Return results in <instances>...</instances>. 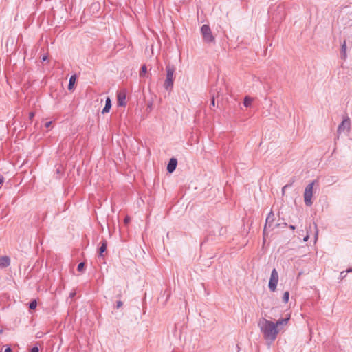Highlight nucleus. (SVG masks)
Instances as JSON below:
<instances>
[{"label": "nucleus", "instance_id": "1", "mask_svg": "<svg viewBox=\"0 0 352 352\" xmlns=\"http://www.w3.org/2000/svg\"><path fill=\"white\" fill-rule=\"evenodd\" d=\"M258 326L265 340H270V342H273L276 340L277 334L278 333V329L274 322L265 318H262L259 320Z\"/></svg>", "mask_w": 352, "mask_h": 352}, {"label": "nucleus", "instance_id": "2", "mask_svg": "<svg viewBox=\"0 0 352 352\" xmlns=\"http://www.w3.org/2000/svg\"><path fill=\"white\" fill-rule=\"evenodd\" d=\"M226 86L223 82L218 83L214 86H212L210 93H211V98L209 104L210 109L215 107V100H217V108L221 109V107L219 104V98L224 94L226 92Z\"/></svg>", "mask_w": 352, "mask_h": 352}, {"label": "nucleus", "instance_id": "3", "mask_svg": "<svg viewBox=\"0 0 352 352\" xmlns=\"http://www.w3.org/2000/svg\"><path fill=\"white\" fill-rule=\"evenodd\" d=\"M175 70V67L173 65L168 64L166 67V78L164 83V87L165 89L168 90L169 89H172L173 86L174 81V72Z\"/></svg>", "mask_w": 352, "mask_h": 352}, {"label": "nucleus", "instance_id": "4", "mask_svg": "<svg viewBox=\"0 0 352 352\" xmlns=\"http://www.w3.org/2000/svg\"><path fill=\"white\" fill-rule=\"evenodd\" d=\"M272 19L276 21V22H279L283 20L285 17V8L283 4H279L276 10H273L271 9L270 11Z\"/></svg>", "mask_w": 352, "mask_h": 352}, {"label": "nucleus", "instance_id": "5", "mask_svg": "<svg viewBox=\"0 0 352 352\" xmlns=\"http://www.w3.org/2000/svg\"><path fill=\"white\" fill-rule=\"evenodd\" d=\"M201 32L205 42L210 43L214 41L215 38L213 36L211 29L208 25H203L201 28Z\"/></svg>", "mask_w": 352, "mask_h": 352}, {"label": "nucleus", "instance_id": "6", "mask_svg": "<svg viewBox=\"0 0 352 352\" xmlns=\"http://www.w3.org/2000/svg\"><path fill=\"white\" fill-rule=\"evenodd\" d=\"M314 185V182L309 184L305 189L304 192V201L307 206H311L313 204V201L311 200L313 196V188Z\"/></svg>", "mask_w": 352, "mask_h": 352}, {"label": "nucleus", "instance_id": "7", "mask_svg": "<svg viewBox=\"0 0 352 352\" xmlns=\"http://www.w3.org/2000/svg\"><path fill=\"white\" fill-rule=\"evenodd\" d=\"M116 97L118 107H125L126 106V91L125 89H120L117 91Z\"/></svg>", "mask_w": 352, "mask_h": 352}, {"label": "nucleus", "instance_id": "8", "mask_svg": "<svg viewBox=\"0 0 352 352\" xmlns=\"http://www.w3.org/2000/svg\"><path fill=\"white\" fill-rule=\"evenodd\" d=\"M278 281V274L276 269H273L271 273L270 279L269 281V289L272 292H274L276 289L277 283Z\"/></svg>", "mask_w": 352, "mask_h": 352}, {"label": "nucleus", "instance_id": "9", "mask_svg": "<svg viewBox=\"0 0 352 352\" xmlns=\"http://www.w3.org/2000/svg\"><path fill=\"white\" fill-rule=\"evenodd\" d=\"M351 126V121L349 117H346L343 118L342 122L339 124L337 130L338 134H341L342 133L349 132Z\"/></svg>", "mask_w": 352, "mask_h": 352}, {"label": "nucleus", "instance_id": "10", "mask_svg": "<svg viewBox=\"0 0 352 352\" xmlns=\"http://www.w3.org/2000/svg\"><path fill=\"white\" fill-rule=\"evenodd\" d=\"M275 220L274 214L271 211L265 220V224L263 229V234H265V232L267 228H271L272 230L274 229L275 227H278L280 224H277L275 226H274V221Z\"/></svg>", "mask_w": 352, "mask_h": 352}, {"label": "nucleus", "instance_id": "11", "mask_svg": "<svg viewBox=\"0 0 352 352\" xmlns=\"http://www.w3.org/2000/svg\"><path fill=\"white\" fill-rule=\"evenodd\" d=\"M177 166V160L176 158H171L167 165L166 170L169 173H172L176 169Z\"/></svg>", "mask_w": 352, "mask_h": 352}, {"label": "nucleus", "instance_id": "12", "mask_svg": "<svg viewBox=\"0 0 352 352\" xmlns=\"http://www.w3.org/2000/svg\"><path fill=\"white\" fill-rule=\"evenodd\" d=\"M10 264V258L8 256H1L0 257V267H6L9 266Z\"/></svg>", "mask_w": 352, "mask_h": 352}, {"label": "nucleus", "instance_id": "13", "mask_svg": "<svg viewBox=\"0 0 352 352\" xmlns=\"http://www.w3.org/2000/svg\"><path fill=\"white\" fill-rule=\"evenodd\" d=\"M254 98L252 97H250V96H246L244 98L243 100V106L245 108H252V103L254 101Z\"/></svg>", "mask_w": 352, "mask_h": 352}, {"label": "nucleus", "instance_id": "14", "mask_svg": "<svg viewBox=\"0 0 352 352\" xmlns=\"http://www.w3.org/2000/svg\"><path fill=\"white\" fill-rule=\"evenodd\" d=\"M107 241L106 239H102L101 241V245L99 248V254L98 256L102 257L103 253L107 250Z\"/></svg>", "mask_w": 352, "mask_h": 352}, {"label": "nucleus", "instance_id": "15", "mask_svg": "<svg viewBox=\"0 0 352 352\" xmlns=\"http://www.w3.org/2000/svg\"><path fill=\"white\" fill-rule=\"evenodd\" d=\"M76 80V76L75 74L72 75L70 77L69 81V85H68V89L69 90H72V89H74Z\"/></svg>", "mask_w": 352, "mask_h": 352}, {"label": "nucleus", "instance_id": "16", "mask_svg": "<svg viewBox=\"0 0 352 352\" xmlns=\"http://www.w3.org/2000/svg\"><path fill=\"white\" fill-rule=\"evenodd\" d=\"M346 41H344L341 45V58L342 59H345L346 57Z\"/></svg>", "mask_w": 352, "mask_h": 352}, {"label": "nucleus", "instance_id": "17", "mask_svg": "<svg viewBox=\"0 0 352 352\" xmlns=\"http://www.w3.org/2000/svg\"><path fill=\"white\" fill-rule=\"evenodd\" d=\"M289 320V316L285 318L279 319L274 324L276 325V327L278 328V327H279L280 325L286 324L288 322Z\"/></svg>", "mask_w": 352, "mask_h": 352}, {"label": "nucleus", "instance_id": "18", "mask_svg": "<svg viewBox=\"0 0 352 352\" xmlns=\"http://www.w3.org/2000/svg\"><path fill=\"white\" fill-rule=\"evenodd\" d=\"M111 108V100L109 97H107L105 100V105L102 110H110Z\"/></svg>", "mask_w": 352, "mask_h": 352}, {"label": "nucleus", "instance_id": "19", "mask_svg": "<svg viewBox=\"0 0 352 352\" xmlns=\"http://www.w3.org/2000/svg\"><path fill=\"white\" fill-rule=\"evenodd\" d=\"M147 72V67L145 65H143L141 67L140 71V76L143 77Z\"/></svg>", "mask_w": 352, "mask_h": 352}, {"label": "nucleus", "instance_id": "20", "mask_svg": "<svg viewBox=\"0 0 352 352\" xmlns=\"http://www.w3.org/2000/svg\"><path fill=\"white\" fill-rule=\"evenodd\" d=\"M36 306H37V301L35 299L31 300L30 302L29 303L30 309H35L36 308Z\"/></svg>", "mask_w": 352, "mask_h": 352}, {"label": "nucleus", "instance_id": "21", "mask_svg": "<svg viewBox=\"0 0 352 352\" xmlns=\"http://www.w3.org/2000/svg\"><path fill=\"white\" fill-rule=\"evenodd\" d=\"M289 292L288 291L285 292V293L283 294V301L285 303H287L289 300Z\"/></svg>", "mask_w": 352, "mask_h": 352}, {"label": "nucleus", "instance_id": "22", "mask_svg": "<svg viewBox=\"0 0 352 352\" xmlns=\"http://www.w3.org/2000/svg\"><path fill=\"white\" fill-rule=\"evenodd\" d=\"M85 263L84 262H80L77 267V270L80 272H82L85 269Z\"/></svg>", "mask_w": 352, "mask_h": 352}, {"label": "nucleus", "instance_id": "23", "mask_svg": "<svg viewBox=\"0 0 352 352\" xmlns=\"http://www.w3.org/2000/svg\"><path fill=\"white\" fill-rule=\"evenodd\" d=\"M293 182H290V183H289V184H287L285 185V186L283 187V188H282V195H285V189H286V188H289V187H291V186H292V184H293Z\"/></svg>", "mask_w": 352, "mask_h": 352}, {"label": "nucleus", "instance_id": "24", "mask_svg": "<svg viewBox=\"0 0 352 352\" xmlns=\"http://www.w3.org/2000/svg\"><path fill=\"white\" fill-rule=\"evenodd\" d=\"M314 228H315L314 239H315V242H316V240L318 239V229H317V225L315 223H314Z\"/></svg>", "mask_w": 352, "mask_h": 352}, {"label": "nucleus", "instance_id": "25", "mask_svg": "<svg viewBox=\"0 0 352 352\" xmlns=\"http://www.w3.org/2000/svg\"><path fill=\"white\" fill-rule=\"evenodd\" d=\"M123 305V302L121 300H118L116 302V308L119 309Z\"/></svg>", "mask_w": 352, "mask_h": 352}, {"label": "nucleus", "instance_id": "26", "mask_svg": "<svg viewBox=\"0 0 352 352\" xmlns=\"http://www.w3.org/2000/svg\"><path fill=\"white\" fill-rule=\"evenodd\" d=\"M30 352H39V349L38 346H33L31 349Z\"/></svg>", "mask_w": 352, "mask_h": 352}, {"label": "nucleus", "instance_id": "27", "mask_svg": "<svg viewBox=\"0 0 352 352\" xmlns=\"http://www.w3.org/2000/svg\"><path fill=\"white\" fill-rule=\"evenodd\" d=\"M34 116H35L34 111H30L29 119L32 120L34 117Z\"/></svg>", "mask_w": 352, "mask_h": 352}, {"label": "nucleus", "instance_id": "28", "mask_svg": "<svg viewBox=\"0 0 352 352\" xmlns=\"http://www.w3.org/2000/svg\"><path fill=\"white\" fill-rule=\"evenodd\" d=\"M129 221H130V217L126 216L124 219V222L125 224H127Z\"/></svg>", "mask_w": 352, "mask_h": 352}, {"label": "nucleus", "instance_id": "29", "mask_svg": "<svg viewBox=\"0 0 352 352\" xmlns=\"http://www.w3.org/2000/svg\"><path fill=\"white\" fill-rule=\"evenodd\" d=\"M52 121L47 122H45V126L46 128H48V127H50V125L52 124Z\"/></svg>", "mask_w": 352, "mask_h": 352}, {"label": "nucleus", "instance_id": "30", "mask_svg": "<svg viewBox=\"0 0 352 352\" xmlns=\"http://www.w3.org/2000/svg\"><path fill=\"white\" fill-rule=\"evenodd\" d=\"M309 238V232L307 231V234L304 237L303 241H307Z\"/></svg>", "mask_w": 352, "mask_h": 352}, {"label": "nucleus", "instance_id": "31", "mask_svg": "<svg viewBox=\"0 0 352 352\" xmlns=\"http://www.w3.org/2000/svg\"><path fill=\"white\" fill-rule=\"evenodd\" d=\"M4 177L3 175H0V184H2L4 182Z\"/></svg>", "mask_w": 352, "mask_h": 352}, {"label": "nucleus", "instance_id": "32", "mask_svg": "<svg viewBox=\"0 0 352 352\" xmlns=\"http://www.w3.org/2000/svg\"><path fill=\"white\" fill-rule=\"evenodd\" d=\"M47 59V54H45L43 56L42 58H41V60L42 61H45Z\"/></svg>", "mask_w": 352, "mask_h": 352}, {"label": "nucleus", "instance_id": "33", "mask_svg": "<svg viewBox=\"0 0 352 352\" xmlns=\"http://www.w3.org/2000/svg\"><path fill=\"white\" fill-rule=\"evenodd\" d=\"M4 352H12V349L10 347H8L5 349Z\"/></svg>", "mask_w": 352, "mask_h": 352}, {"label": "nucleus", "instance_id": "34", "mask_svg": "<svg viewBox=\"0 0 352 352\" xmlns=\"http://www.w3.org/2000/svg\"><path fill=\"white\" fill-rule=\"evenodd\" d=\"M289 228H290L291 230H295V226H293V225H290V226H289Z\"/></svg>", "mask_w": 352, "mask_h": 352}, {"label": "nucleus", "instance_id": "35", "mask_svg": "<svg viewBox=\"0 0 352 352\" xmlns=\"http://www.w3.org/2000/svg\"><path fill=\"white\" fill-rule=\"evenodd\" d=\"M347 272H352V267L351 268H349L347 270H346Z\"/></svg>", "mask_w": 352, "mask_h": 352}, {"label": "nucleus", "instance_id": "36", "mask_svg": "<svg viewBox=\"0 0 352 352\" xmlns=\"http://www.w3.org/2000/svg\"><path fill=\"white\" fill-rule=\"evenodd\" d=\"M75 294H76L75 293H71L70 294V297L71 298L74 297L75 296Z\"/></svg>", "mask_w": 352, "mask_h": 352}, {"label": "nucleus", "instance_id": "37", "mask_svg": "<svg viewBox=\"0 0 352 352\" xmlns=\"http://www.w3.org/2000/svg\"><path fill=\"white\" fill-rule=\"evenodd\" d=\"M108 112H109V111H102V114H104V113H108Z\"/></svg>", "mask_w": 352, "mask_h": 352}, {"label": "nucleus", "instance_id": "38", "mask_svg": "<svg viewBox=\"0 0 352 352\" xmlns=\"http://www.w3.org/2000/svg\"><path fill=\"white\" fill-rule=\"evenodd\" d=\"M283 226H284V227H286L287 226V224L286 223H284Z\"/></svg>", "mask_w": 352, "mask_h": 352}, {"label": "nucleus", "instance_id": "39", "mask_svg": "<svg viewBox=\"0 0 352 352\" xmlns=\"http://www.w3.org/2000/svg\"><path fill=\"white\" fill-rule=\"evenodd\" d=\"M56 171L58 173L60 172L59 168H58Z\"/></svg>", "mask_w": 352, "mask_h": 352}]
</instances>
